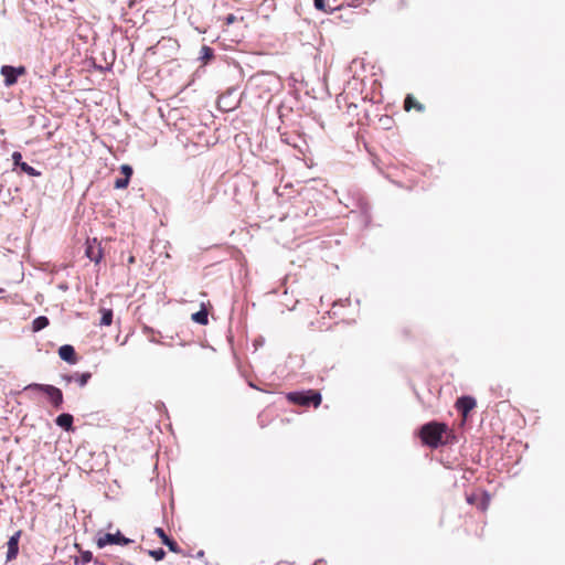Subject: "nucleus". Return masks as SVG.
<instances>
[{
    "instance_id": "nucleus-1",
    "label": "nucleus",
    "mask_w": 565,
    "mask_h": 565,
    "mask_svg": "<svg viewBox=\"0 0 565 565\" xmlns=\"http://www.w3.org/2000/svg\"><path fill=\"white\" fill-rule=\"evenodd\" d=\"M456 440L454 431L444 423L426 424V446L437 448L452 444Z\"/></svg>"
},
{
    "instance_id": "nucleus-2",
    "label": "nucleus",
    "mask_w": 565,
    "mask_h": 565,
    "mask_svg": "<svg viewBox=\"0 0 565 565\" xmlns=\"http://www.w3.org/2000/svg\"><path fill=\"white\" fill-rule=\"evenodd\" d=\"M287 398L291 403L301 406L313 405L315 407H318L322 401L321 394L313 390H308L305 392H290L287 394Z\"/></svg>"
},
{
    "instance_id": "nucleus-3",
    "label": "nucleus",
    "mask_w": 565,
    "mask_h": 565,
    "mask_svg": "<svg viewBox=\"0 0 565 565\" xmlns=\"http://www.w3.org/2000/svg\"><path fill=\"white\" fill-rule=\"evenodd\" d=\"M25 391H39L44 393L49 399L51 401L52 405L56 408H60L63 404V394L62 391L53 385L49 384H39V383H32L25 386Z\"/></svg>"
},
{
    "instance_id": "nucleus-4",
    "label": "nucleus",
    "mask_w": 565,
    "mask_h": 565,
    "mask_svg": "<svg viewBox=\"0 0 565 565\" xmlns=\"http://www.w3.org/2000/svg\"><path fill=\"white\" fill-rule=\"evenodd\" d=\"M1 75L4 77V85L10 87L18 82V77L26 73L24 66L13 67L10 65H3L0 70Z\"/></svg>"
},
{
    "instance_id": "nucleus-5",
    "label": "nucleus",
    "mask_w": 565,
    "mask_h": 565,
    "mask_svg": "<svg viewBox=\"0 0 565 565\" xmlns=\"http://www.w3.org/2000/svg\"><path fill=\"white\" fill-rule=\"evenodd\" d=\"M130 542V540L124 537L120 532H117L115 534L106 533L103 535H99L97 539V546L99 548H103L107 545H127Z\"/></svg>"
},
{
    "instance_id": "nucleus-6",
    "label": "nucleus",
    "mask_w": 565,
    "mask_h": 565,
    "mask_svg": "<svg viewBox=\"0 0 565 565\" xmlns=\"http://www.w3.org/2000/svg\"><path fill=\"white\" fill-rule=\"evenodd\" d=\"M477 402L472 396H461L456 402V409L461 414L463 419H467L469 413L476 407Z\"/></svg>"
},
{
    "instance_id": "nucleus-7",
    "label": "nucleus",
    "mask_w": 565,
    "mask_h": 565,
    "mask_svg": "<svg viewBox=\"0 0 565 565\" xmlns=\"http://www.w3.org/2000/svg\"><path fill=\"white\" fill-rule=\"evenodd\" d=\"M86 256L96 264L103 258V249L97 238L87 239L86 243Z\"/></svg>"
},
{
    "instance_id": "nucleus-8",
    "label": "nucleus",
    "mask_w": 565,
    "mask_h": 565,
    "mask_svg": "<svg viewBox=\"0 0 565 565\" xmlns=\"http://www.w3.org/2000/svg\"><path fill=\"white\" fill-rule=\"evenodd\" d=\"M12 160L14 166L20 167V169L31 177H39L40 172L35 170L33 167L29 166L28 163L22 161V154L18 151H14L12 153Z\"/></svg>"
},
{
    "instance_id": "nucleus-9",
    "label": "nucleus",
    "mask_w": 565,
    "mask_h": 565,
    "mask_svg": "<svg viewBox=\"0 0 565 565\" xmlns=\"http://www.w3.org/2000/svg\"><path fill=\"white\" fill-rule=\"evenodd\" d=\"M20 534V531L15 532L8 541L7 559L9 561L15 558L18 555Z\"/></svg>"
},
{
    "instance_id": "nucleus-10",
    "label": "nucleus",
    "mask_w": 565,
    "mask_h": 565,
    "mask_svg": "<svg viewBox=\"0 0 565 565\" xmlns=\"http://www.w3.org/2000/svg\"><path fill=\"white\" fill-rule=\"evenodd\" d=\"M156 534L161 539V542L169 547V550L173 553H179L180 548L178 544L171 540L161 527L154 529Z\"/></svg>"
},
{
    "instance_id": "nucleus-11",
    "label": "nucleus",
    "mask_w": 565,
    "mask_h": 565,
    "mask_svg": "<svg viewBox=\"0 0 565 565\" xmlns=\"http://www.w3.org/2000/svg\"><path fill=\"white\" fill-rule=\"evenodd\" d=\"M58 355L62 360L75 363V350L72 345L65 344L58 349Z\"/></svg>"
},
{
    "instance_id": "nucleus-12",
    "label": "nucleus",
    "mask_w": 565,
    "mask_h": 565,
    "mask_svg": "<svg viewBox=\"0 0 565 565\" xmlns=\"http://www.w3.org/2000/svg\"><path fill=\"white\" fill-rule=\"evenodd\" d=\"M55 423L57 426H60L66 430H70V429H72V425H73V416L71 414H61L56 417Z\"/></svg>"
},
{
    "instance_id": "nucleus-13",
    "label": "nucleus",
    "mask_w": 565,
    "mask_h": 565,
    "mask_svg": "<svg viewBox=\"0 0 565 565\" xmlns=\"http://www.w3.org/2000/svg\"><path fill=\"white\" fill-rule=\"evenodd\" d=\"M404 109L406 111H411L412 109H415L417 111H422L423 106L412 95H407L405 100H404Z\"/></svg>"
},
{
    "instance_id": "nucleus-14",
    "label": "nucleus",
    "mask_w": 565,
    "mask_h": 565,
    "mask_svg": "<svg viewBox=\"0 0 565 565\" xmlns=\"http://www.w3.org/2000/svg\"><path fill=\"white\" fill-rule=\"evenodd\" d=\"M90 373L74 374L67 379L68 382H76L81 387H84L90 379Z\"/></svg>"
},
{
    "instance_id": "nucleus-15",
    "label": "nucleus",
    "mask_w": 565,
    "mask_h": 565,
    "mask_svg": "<svg viewBox=\"0 0 565 565\" xmlns=\"http://www.w3.org/2000/svg\"><path fill=\"white\" fill-rule=\"evenodd\" d=\"M49 326V319L44 316L35 318L32 322V330L34 332L41 331Z\"/></svg>"
},
{
    "instance_id": "nucleus-16",
    "label": "nucleus",
    "mask_w": 565,
    "mask_h": 565,
    "mask_svg": "<svg viewBox=\"0 0 565 565\" xmlns=\"http://www.w3.org/2000/svg\"><path fill=\"white\" fill-rule=\"evenodd\" d=\"M192 320L200 324H206L207 319V311L205 309H202L195 313L192 315Z\"/></svg>"
},
{
    "instance_id": "nucleus-17",
    "label": "nucleus",
    "mask_w": 565,
    "mask_h": 565,
    "mask_svg": "<svg viewBox=\"0 0 565 565\" xmlns=\"http://www.w3.org/2000/svg\"><path fill=\"white\" fill-rule=\"evenodd\" d=\"M102 319L100 326H110L113 322V310L111 309H102Z\"/></svg>"
},
{
    "instance_id": "nucleus-18",
    "label": "nucleus",
    "mask_w": 565,
    "mask_h": 565,
    "mask_svg": "<svg viewBox=\"0 0 565 565\" xmlns=\"http://www.w3.org/2000/svg\"><path fill=\"white\" fill-rule=\"evenodd\" d=\"M148 553L156 561H161L166 556V552L162 548L150 550Z\"/></svg>"
},
{
    "instance_id": "nucleus-19",
    "label": "nucleus",
    "mask_w": 565,
    "mask_h": 565,
    "mask_svg": "<svg viewBox=\"0 0 565 565\" xmlns=\"http://www.w3.org/2000/svg\"><path fill=\"white\" fill-rule=\"evenodd\" d=\"M315 8L319 11L329 12L327 10L326 0H313Z\"/></svg>"
},
{
    "instance_id": "nucleus-20",
    "label": "nucleus",
    "mask_w": 565,
    "mask_h": 565,
    "mask_svg": "<svg viewBox=\"0 0 565 565\" xmlns=\"http://www.w3.org/2000/svg\"><path fill=\"white\" fill-rule=\"evenodd\" d=\"M121 173L125 175L126 179L130 180V177L132 174V168L128 164H122L120 167Z\"/></svg>"
},
{
    "instance_id": "nucleus-21",
    "label": "nucleus",
    "mask_w": 565,
    "mask_h": 565,
    "mask_svg": "<svg viewBox=\"0 0 565 565\" xmlns=\"http://www.w3.org/2000/svg\"><path fill=\"white\" fill-rule=\"evenodd\" d=\"M129 184V180L126 179V178H122V179H117L115 181V188L116 189H126Z\"/></svg>"
},
{
    "instance_id": "nucleus-22",
    "label": "nucleus",
    "mask_w": 565,
    "mask_h": 565,
    "mask_svg": "<svg viewBox=\"0 0 565 565\" xmlns=\"http://www.w3.org/2000/svg\"><path fill=\"white\" fill-rule=\"evenodd\" d=\"M202 52L204 53V57H210L212 55V51L207 46H203Z\"/></svg>"
},
{
    "instance_id": "nucleus-23",
    "label": "nucleus",
    "mask_w": 565,
    "mask_h": 565,
    "mask_svg": "<svg viewBox=\"0 0 565 565\" xmlns=\"http://www.w3.org/2000/svg\"><path fill=\"white\" fill-rule=\"evenodd\" d=\"M417 435H418L419 439L422 440V443H424V426H422V427L417 430Z\"/></svg>"
},
{
    "instance_id": "nucleus-24",
    "label": "nucleus",
    "mask_w": 565,
    "mask_h": 565,
    "mask_svg": "<svg viewBox=\"0 0 565 565\" xmlns=\"http://www.w3.org/2000/svg\"><path fill=\"white\" fill-rule=\"evenodd\" d=\"M234 21H235V17H234L233 14L227 15V18H226V23H227V24H231V23H233Z\"/></svg>"
},
{
    "instance_id": "nucleus-25",
    "label": "nucleus",
    "mask_w": 565,
    "mask_h": 565,
    "mask_svg": "<svg viewBox=\"0 0 565 565\" xmlns=\"http://www.w3.org/2000/svg\"><path fill=\"white\" fill-rule=\"evenodd\" d=\"M467 501H468L470 504H472V503H473V498H472V497H468V498H467Z\"/></svg>"
},
{
    "instance_id": "nucleus-26",
    "label": "nucleus",
    "mask_w": 565,
    "mask_h": 565,
    "mask_svg": "<svg viewBox=\"0 0 565 565\" xmlns=\"http://www.w3.org/2000/svg\"><path fill=\"white\" fill-rule=\"evenodd\" d=\"M134 262H135V257L134 256L129 257V263L131 264Z\"/></svg>"
},
{
    "instance_id": "nucleus-27",
    "label": "nucleus",
    "mask_w": 565,
    "mask_h": 565,
    "mask_svg": "<svg viewBox=\"0 0 565 565\" xmlns=\"http://www.w3.org/2000/svg\"><path fill=\"white\" fill-rule=\"evenodd\" d=\"M85 561H88L90 558V554L84 556Z\"/></svg>"
},
{
    "instance_id": "nucleus-28",
    "label": "nucleus",
    "mask_w": 565,
    "mask_h": 565,
    "mask_svg": "<svg viewBox=\"0 0 565 565\" xmlns=\"http://www.w3.org/2000/svg\"><path fill=\"white\" fill-rule=\"evenodd\" d=\"M95 565H105V564H104V563H102V562L96 561V562H95Z\"/></svg>"
}]
</instances>
